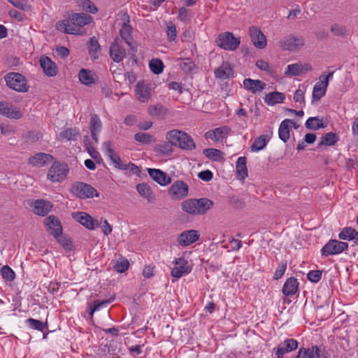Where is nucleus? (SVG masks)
<instances>
[{"instance_id": "nucleus-9", "label": "nucleus", "mask_w": 358, "mask_h": 358, "mask_svg": "<svg viewBox=\"0 0 358 358\" xmlns=\"http://www.w3.org/2000/svg\"><path fill=\"white\" fill-rule=\"evenodd\" d=\"M329 353L324 348L313 345L310 348H301L295 358H328Z\"/></svg>"}, {"instance_id": "nucleus-4", "label": "nucleus", "mask_w": 358, "mask_h": 358, "mask_svg": "<svg viewBox=\"0 0 358 358\" xmlns=\"http://www.w3.org/2000/svg\"><path fill=\"white\" fill-rule=\"evenodd\" d=\"M69 172L67 164L61 162H55L48 172V179L52 182H59L66 179Z\"/></svg>"}, {"instance_id": "nucleus-2", "label": "nucleus", "mask_w": 358, "mask_h": 358, "mask_svg": "<svg viewBox=\"0 0 358 358\" xmlns=\"http://www.w3.org/2000/svg\"><path fill=\"white\" fill-rule=\"evenodd\" d=\"M213 206V202L208 198L188 199L181 204L182 210L192 215H204Z\"/></svg>"}, {"instance_id": "nucleus-58", "label": "nucleus", "mask_w": 358, "mask_h": 358, "mask_svg": "<svg viewBox=\"0 0 358 358\" xmlns=\"http://www.w3.org/2000/svg\"><path fill=\"white\" fill-rule=\"evenodd\" d=\"M136 189L140 195L145 198H148L150 194V187L145 183L138 184L136 186Z\"/></svg>"}, {"instance_id": "nucleus-59", "label": "nucleus", "mask_w": 358, "mask_h": 358, "mask_svg": "<svg viewBox=\"0 0 358 358\" xmlns=\"http://www.w3.org/2000/svg\"><path fill=\"white\" fill-rule=\"evenodd\" d=\"M256 66L261 70L266 71L269 73H272L274 72V70L270 64L262 59L257 60L256 62Z\"/></svg>"}, {"instance_id": "nucleus-57", "label": "nucleus", "mask_w": 358, "mask_h": 358, "mask_svg": "<svg viewBox=\"0 0 358 358\" xmlns=\"http://www.w3.org/2000/svg\"><path fill=\"white\" fill-rule=\"evenodd\" d=\"M286 269H287V262L286 261L281 262L274 273L273 279L278 280V279L281 278L282 276L284 275Z\"/></svg>"}, {"instance_id": "nucleus-39", "label": "nucleus", "mask_w": 358, "mask_h": 358, "mask_svg": "<svg viewBox=\"0 0 358 358\" xmlns=\"http://www.w3.org/2000/svg\"><path fill=\"white\" fill-rule=\"evenodd\" d=\"M115 299V296H113L110 297L108 299L99 301L96 300L94 302V305L90 307V317L92 318L94 313L96 310H99L101 307L106 306L110 303H112Z\"/></svg>"}, {"instance_id": "nucleus-47", "label": "nucleus", "mask_w": 358, "mask_h": 358, "mask_svg": "<svg viewBox=\"0 0 358 358\" xmlns=\"http://www.w3.org/2000/svg\"><path fill=\"white\" fill-rule=\"evenodd\" d=\"M1 274L3 279L8 282L13 281L15 278V272L8 265L3 266L1 268Z\"/></svg>"}, {"instance_id": "nucleus-13", "label": "nucleus", "mask_w": 358, "mask_h": 358, "mask_svg": "<svg viewBox=\"0 0 358 358\" xmlns=\"http://www.w3.org/2000/svg\"><path fill=\"white\" fill-rule=\"evenodd\" d=\"M44 224L47 227V231L54 238H57L58 235L63 231L62 223L55 215H51L47 217L44 220Z\"/></svg>"}, {"instance_id": "nucleus-22", "label": "nucleus", "mask_w": 358, "mask_h": 358, "mask_svg": "<svg viewBox=\"0 0 358 358\" xmlns=\"http://www.w3.org/2000/svg\"><path fill=\"white\" fill-rule=\"evenodd\" d=\"M53 160V157L51 155L44 152H38L34 155L31 156L28 161L30 164L34 166H44Z\"/></svg>"}, {"instance_id": "nucleus-34", "label": "nucleus", "mask_w": 358, "mask_h": 358, "mask_svg": "<svg viewBox=\"0 0 358 358\" xmlns=\"http://www.w3.org/2000/svg\"><path fill=\"white\" fill-rule=\"evenodd\" d=\"M298 348V342L293 338H287L285 341L280 344L277 350H281L282 353H289Z\"/></svg>"}, {"instance_id": "nucleus-35", "label": "nucleus", "mask_w": 358, "mask_h": 358, "mask_svg": "<svg viewBox=\"0 0 358 358\" xmlns=\"http://www.w3.org/2000/svg\"><path fill=\"white\" fill-rule=\"evenodd\" d=\"M327 87L328 86H326L324 83L320 80L316 83L313 87L312 102L313 101H319L322 97H323L326 94Z\"/></svg>"}, {"instance_id": "nucleus-3", "label": "nucleus", "mask_w": 358, "mask_h": 358, "mask_svg": "<svg viewBox=\"0 0 358 358\" xmlns=\"http://www.w3.org/2000/svg\"><path fill=\"white\" fill-rule=\"evenodd\" d=\"M166 138L171 145L183 150H192L196 148L192 136L182 131L172 129L166 133Z\"/></svg>"}, {"instance_id": "nucleus-42", "label": "nucleus", "mask_w": 358, "mask_h": 358, "mask_svg": "<svg viewBox=\"0 0 358 358\" xmlns=\"http://www.w3.org/2000/svg\"><path fill=\"white\" fill-rule=\"evenodd\" d=\"M25 143H34L38 141L42 138V134L38 131H28L22 136Z\"/></svg>"}, {"instance_id": "nucleus-17", "label": "nucleus", "mask_w": 358, "mask_h": 358, "mask_svg": "<svg viewBox=\"0 0 358 358\" xmlns=\"http://www.w3.org/2000/svg\"><path fill=\"white\" fill-rule=\"evenodd\" d=\"M73 217L82 225L90 230L94 229L96 226H99L98 221L93 219L91 215L85 212L73 213Z\"/></svg>"}, {"instance_id": "nucleus-12", "label": "nucleus", "mask_w": 358, "mask_h": 358, "mask_svg": "<svg viewBox=\"0 0 358 358\" xmlns=\"http://www.w3.org/2000/svg\"><path fill=\"white\" fill-rule=\"evenodd\" d=\"M174 263L176 266L171 270V275L176 278L178 279L182 275L189 273L192 271V267L184 257L176 259Z\"/></svg>"}, {"instance_id": "nucleus-33", "label": "nucleus", "mask_w": 358, "mask_h": 358, "mask_svg": "<svg viewBox=\"0 0 358 358\" xmlns=\"http://www.w3.org/2000/svg\"><path fill=\"white\" fill-rule=\"evenodd\" d=\"M78 78L81 83L91 86L95 83V78L92 72L88 69H81L78 73Z\"/></svg>"}, {"instance_id": "nucleus-40", "label": "nucleus", "mask_w": 358, "mask_h": 358, "mask_svg": "<svg viewBox=\"0 0 358 358\" xmlns=\"http://www.w3.org/2000/svg\"><path fill=\"white\" fill-rule=\"evenodd\" d=\"M27 324L31 329H36L41 331H44L45 329H48V323L43 322L40 320L29 318L26 320Z\"/></svg>"}, {"instance_id": "nucleus-5", "label": "nucleus", "mask_w": 358, "mask_h": 358, "mask_svg": "<svg viewBox=\"0 0 358 358\" xmlns=\"http://www.w3.org/2000/svg\"><path fill=\"white\" fill-rule=\"evenodd\" d=\"M71 192L81 199L99 196V193L96 189L90 185L83 182H75L72 185Z\"/></svg>"}, {"instance_id": "nucleus-49", "label": "nucleus", "mask_w": 358, "mask_h": 358, "mask_svg": "<svg viewBox=\"0 0 358 358\" xmlns=\"http://www.w3.org/2000/svg\"><path fill=\"white\" fill-rule=\"evenodd\" d=\"M150 69L155 74H159L163 71L164 64L159 59H152L149 64Z\"/></svg>"}, {"instance_id": "nucleus-45", "label": "nucleus", "mask_w": 358, "mask_h": 358, "mask_svg": "<svg viewBox=\"0 0 358 358\" xmlns=\"http://www.w3.org/2000/svg\"><path fill=\"white\" fill-rule=\"evenodd\" d=\"M57 242L66 250H71L73 248V243L71 240L66 235H64L62 233L59 234L57 238H55Z\"/></svg>"}, {"instance_id": "nucleus-43", "label": "nucleus", "mask_w": 358, "mask_h": 358, "mask_svg": "<svg viewBox=\"0 0 358 358\" xmlns=\"http://www.w3.org/2000/svg\"><path fill=\"white\" fill-rule=\"evenodd\" d=\"M101 129L102 123L99 115L96 114L92 115L90 122V132H100Z\"/></svg>"}, {"instance_id": "nucleus-44", "label": "nucleus", "mask_w": 358, "mask_h": 358, "mask_svg": "<svg viewBox=\"0 0 358 358\" xmlns=\"http://www.w3.org/2000/svg\"><path fill=\"white\" fill-rule=\"evenodd\" d=\"M331 31L334 36L345 38L348 35V31L345 26L340 24H334L331 27Z\"/></svg>"}, {"instance_id": "nucleus-7", "label": "nucleus", "mask_w": 358, "mask_h": 358, "mask_svg": "<svg viewBox=\"0 0 358 358\" xmlns=\"http://www.w3.org/2000/svg\"><path fill=\"white\" fill-rule=\"evenodd\" d=\"M6 85L17 92H25L28 90L25 78L19 73H9L5 78Z\"/></svg>"}, {"instance_id": "nucleus-60", "label": "nucleus", "mask_w": 358, "mask_h": 358, "mask_svg": "<svg viewBox=\"0 0 358 358\" xmlns=\"http://www.w3.org/2000/svg\"><path fill=\"white\" fill-rule=\"evenodd\" d=\"M194 67V63L189 58L185 59L184 62L180 64L181 69L186 72L192 71Z\"/></svg>"}, {"instance_id": "nucleus-6", "label": "nucleus", "mask_w": 358, "mask_h": 358, "mask_svg": "<svg viewBox=\"0 0 358 358\" xmlns=\"http://www.w3.org/2000/svg\"><path fill=\"white\" fill-rule=\"evenodd\" d=\"M348 249V243L340 241L336 239H331L321 249V255L322 257L336 255L341 254Z\"/></svg>"}, {"instance_id": "nucleus-38", "label": "nucleus", "mask_w": 358, "mask_h": 358, "mask_svg": "<svg viewBox=\"0 0 358 358\" xmlns=\"http://www.w3.org/2000/svg\"><path fill=\"white\" fill-rule=\"evenodd\" d=\"M100 50V45L98 41L95 37L90 38L89 41L88 52L92 59H96L98 58V53Z\"/></svg>"}, {"instance_id": "nucleus-21", "label": "nucleus", "mask_w": 358, "mask_h": 358, "mask_svg": "<svg viewBox=\"0 0 358 358\" xmlns=\"http://www.w3.org/2000/svg\"><path fill=\"white\" fill-rule=\"evenodd\" d=\"M31 206L35 214L44 217L51 210L52 204L43 199H37L33 201Z\"/></svg>"}, {"instance_id": "nucleus-52", "label": "nucleus", "mask_w": 358, "mask_h": 358, "mask_svg": "<svg viewBox=\"0 0 358 358\" xmlns=\"http://www.w3.org/2000/svg\"><path fill=\"white\" fill-rule=\"evenodd\" d=\"M153 136L149 134L138 132L134 135V139L143 144H150L152 142Z\"/></svg>"}, {"instance_id": "nucleus-62", "label": "nucleus", "mask_w": 358, "mask_h": 358, "mask_svg": "<svg viewBox=\"0 0 358 358\" xmlns=\"http://www.w3.org/2000/svg\"><path fill=\"white\" fill-rule=\"evenodd\" d=\"M293 99L296 103L305 106L304 91L301 89L296 90L294 94Z\"/></svg>"}, {"instance_id": "nucleus-25", "label": "nucleus", "mask_w": 358, "mask_h": 358, "mask_svg": "<svg viewBox=\"0 0 358 358\" xmlns=\"http://www.w3.org/2000/svg\"><path fill=\"white\" fill-rule=\"evenodd\" d=\"M148 172L150 178L162 186L167 185L171 182V178L159 169H148Z\"/></svg>"}, {"instance_id": "nucleus-10", "label": "nucleus", "mask_w": 358, "mask_h": 358, "mask_svg": "<svg viewBox=\"0 0 358 358\" xmlns=\"http://www.w3.org/2000/svg\"><path fill=\"white\" fill-rule=\"evenodd\" d=\"M305 44L303 38L289 35L280 41V46L285 50L295 52L299 50Z\"/></svg>"}, {"instance_id": "nucleus-19", "label": "nucleus", "mask_w": 358, "mask_h": 358, "mask_svg": "<svg viewBox=\"0 0 358 358\" xmlns=\"http://www.w3.org/2000/svg\"><path fill=\"white\" fill-rule=\"evenodd\" d=\"M39 62L41 67L43 69V71L46 76L52 77L57 74V66L49 57L45 55L41 57Z\"/></svg>"}, {"instance_id": "nucleus-55", "label": "nucleus", "mask_w": 358, "mask_h": 358, "mask_svg": "<svg viewBox=\"0 0 358 358\" xmlns=\"http://www.w3.org/2000/svg\"><path fill=\"white\" fill-rule=\"evenodd\" d=\"M322 271L320 270L310 271L307 274V278L312 282H318L322 278Z\"/></svg>"}, {"instance_id": "nucleus-31", "label": "nucleus", "mask_w": 358, "mask_h": 358, "mask_svg": "<svg viewBox=\"0 0 358 358\" xmlns=\"http://www.w3.org/2000/svg\"><path fill=\"white\" fill-rule=\"evenodd\" d=\"M285 96L282 92H273L266 94L264 101L269 106H273L284 101Z\"/></svg>"}, {"instance_id": "nucleus-46", "label": "nucleus", "mask_w": 358, "mask_h": 358, "mask_svg": "<svg viewBox=\"0 0 358 358\" xmlns=\"http://www.w3.org/2000/svg\"><path fill=\"white\" fill-rule=\"evenodd\" d=\"M356 230L352 227H344L338 234V238L341 240L352 241L355 235H356Z\"/></svg>"}, {"instance_id": "nucleus-1", "label": "nucleus", "mask_w": 358, "mask_h": 358, "mask_svg": "<svg viewBox=\"0 0 358 358\" xmlns=\"http://www.w3.org/2000/svg\"><path fill=\"white\" fill-rule=\"evenodd\" d=\"M92 21V17L85 13H73L69 20L59 22L58 30L69 34H79L80 29Z\"/></svg>"}, {"instance_id": "nucleus-24", "label": "nucleus", "mask_w": 358, "mask_h": 358, "mask_svg": "<svg viewBox=\"0 0 358 358\" xmlns=\"http://www.w3.org/2000/svg\"><path fill=\"white\" fill-rule=\"evenodd\" d=\"M135 92L138 101L141 102H146L151 97V90L144 81L137 83Z\"/></svg>"}, {"instance_id": "nucleus-15", "label": "nucleus", "mask_w": 358, "mask_h": 358, "mask_svg": "<svg viewBox=\"0 0 358 358\" xmlns=\"http://www.w3.org/2000/svg\"><path fill=\"white\" fill-rule=\"evenodd\" d=\"M169 194L175 199H182L188 194V185L182 180H176L171 186Z\"/></svg>"}, {"instance_id": "nucleus-53", "label": "nucleus", "mask_w": 358, "mask_h": 358, "mask_svg": "<svg viewBox=\"0 0 358 358\" xmlns=\"http://www.w3.org/2000/svg\"><path fill=\"white\" fill-rule=\"evenodd\" d=\"M172 145L169 141L164 142L156 146V150L164 155H170L173 152Z\"/></svg>"}, {"instance_id": "nucleus-51", "label": "nucleus", "mask_w": 358, "mask_h": 358, "mask_svg": "<svg viewBox=\"0 0 358 358\" xmlns=\"http://www.w3.org/2000/svg\"><path fill=\"white\" fill-rule=\"evenodd\" d=\"M79 134V131L76 128H67L60 133L59 136L62 138L67 139L68 141L75 139L76 136Z\"/></svg>"}, {"instance_id": "nucleus-48", "label": "nucleus", "mask_w": 358, "mask_h": 358, "mask_svg": "<svg viewBox=\"0 0 358 358\" xmlns=\"http://www.w3.org/2000/svg\"><path fill=\"white\" fill-rule=\"evenodd\" d=\"M203 154L210 160L217 161L221 157L222 152L215 148H206L203 150Z\"/></svg>"}, {"instance_id": "nucleus-26", "label": "nucleus", "mask_w": 358, "mask_h": 358, "mask_svg": "<svg viewBox=\"0 0 358 358\" xmlns=\"http://www.w3.org/2000/svg\"><path fill=\"white\" fill-rule=\"evenodd\" d=\"M290 125H292L295 129L297 128L296 123L290 119L284 120L280 124L278 136L284 143H286L290 137L289 129Z\"/></svg>"}, {"instance_id": "nucleus-63", "label": "nucleus", "mask_w": 358, "mask_h": 358, "mask_svg": "<svg viewBox=\"0 0 358 358\" xmlns=\"http://www.w3.org/2000/svg\"><path fill=\"white\" fill-rule=\"evenodd\" d=\"M164 108L162 106H152L148 109L149 114L152 116L159 117L164 113Z\"/></svg>"}, {"instance_id": "nucleus-61", "label": "nucleus", "mask_w": 358, "mask_h": 358, "mask_svg": "<svg viewBox=\"0 0 358 358\" xmlns=\"http://www.w3.org/2000/svg\"><path fill=\"white\" fill-rule=\"evenodd\" d=\"M129 263L127 259L117 261L114 266L115 269L119 273H124L129 268Z\"/></svg>"}, {"instance_id": "nucleus-8", "label": "nucleus", "mask_w": 358, "mask_h": 358, "mask_svg": "<svg viewBox=\"0 0 358 358\" xmlns=\"http://www.w3.org/2000/svg\"><path fill=\"white\" fill-rule=\"evenodd\" d=\"M216 43L220 48L225 50H235L240 45V39L227 31L219 34Z\"/></svg>"}, {"instance_id": "nucleus-14", "label": "nucleus", "mask_w": 358, "mask_h": 358, "mask_svg": "<svg viewBox=\"0 0 358 358\" xmlns=\"http://www.w3.org/2000/svg\"><path fill=\"white\" fill-rule=\"evenodd\" d=\"M199 236L200 234L196 230H186L178 236L177 241L180 245L186 247L197 241Z\"/></svg>"}, {"instance_id": "nucleus-64", "label": "nucleus", "mask_w": 358, "mask_h": 358, "mask_svg": "<svg viewBox=\"0 0 358 358\" xmlns=\"http://www.w3.org/2000/svg\"><path fill=\"white\" fill-rule=\"evenodd\" d=\"M178 18L186 22L190 20V15L189 10L185 7H182L179 9Z\"/></svg>"}, {"instance_id": "nucleus-54", "label": "nucleus", "mask_w": 358, "mask_h": 358, "mask_svg": "<svg viewBox=\"0 0 358 358\" xmlns=\"http://www.w3.org/2000/svg\"><path fill=\"white\" fill-rule=\"evenodd\" d=\"M131 30V27L126 23H124V26L120 30V35L123 40L128 44V45H131V43L129 41V32Z\"/></svg>"}, {"instance_id": "nucleus-27", "label": "nucleus", "mask_w": 358, "mask_h": 358, "mask_svg": "<svg viewBox=\"0 0 358 358\" xmlns=\"http://www.w3.org/2000/svg\"><path fill=\"white\" fill-rule=\"evenodd\" d=\"M245 88L253 94L260 92L266 87V83L260 80H253L251 78H245L243 80Z\"/></svg>"}, {"instance_id": "nucleus-20", "label": "nucleus", "mask_w": 358, "mask_h": 358, "mask_svg": "<svg viewBox=\"0 0 358 358\" xmlns=\"http://www.w3.org/2000/svg\"><path fill=\"white\" fill-rule=\"evenodd\" d=\"M0 115L15 120L22 117V114L19 110L13 108L12 105L6 101H0Z\"/></svg>"}, {"instance_id": "nucleus-37", "label": "nucleus", "mask_w": 358, "mask_h": 358, "mask_svg": "<svg viewBox=\"0 0 358 358\" xmlns=\"http://www.w3.org/2000/svg\"><path fill=\"white\" fill-rule=\"evenodd\" d=\"M269 139L266 135H261L256 138L250 148L252 152H258L262 150L268 143Z\"/></svg>"}, {"instance_id": "nucleus-11", "label": "nucleus", "mask_w": 358, "mask_h": 358, "mask_svg": "<svg viewBox=\"0 0 358 358\" xmlns=\"http://www.w3.org/2000/svg\"><path fill=\"white\" fill-rule=\"evenodd\" d=\"M109 55L114 62L120 63L126 57V50L122 42L116 38L111 43L109 49Z\"/></svg>"}, {"instance_id": "nucleus-36", "label": "nucleus", "mask_w": 358, "mask_h": 358, "mask_svg": "<svg viewBox=\"0 0 358 358\" xmlns=\"http://www.w3.org/2000/svg\"><path fill=\"white\" fill-rule=\"evenodd\" d=\"M305 126L308 129L318 130L321 128H325L327 127V124H324L322 122V120L318 116H316L309 117L306 120Z\"/></svg>"}, {"instance_id": "nucleus-56", "label": "nucleus", "mask_w": 358, "mask_h": 358, "mask_svg": "<svg viewBox=\"0 0 358 358\" xmlns=\"http://www.w3.org/2000/svg\"><path fill=\"white\" fill-rule=\"evenodd\" d=\"M85 144L89 155L95 160L101 158L99 152L92 146L88 140H85Z\"/></svg>"}, {"instance_id": "nucleus-50", "label": "nucleus", "mask_w": 358, "mask_h": 358, "mask_svg": "<svg viewBox=\"0 0 358 358\" xmlns=\"http://www.w3.org/2000/svg\"><path fill=\"white\" fill-rule=\"evenodd\" d=\"M80 5L82 6V8L87 13L94 14L98 11L96 6L90 0H80Z\"/></svg>"}, {"instance_id": "nucleus-30", "label": "nucleus", "mask_w": 358, "mask_h": 358, "mask_svg": "<svg viewBox=\"0 0 358 358\" xmlns=\"http://www.w3.org/2000/svg\"><path fill=\"white\" fill-rule=\"evenodd\" d=\"M308 70H311V67L308 64H305L304 66L300 64H289L287 67L285 75L290 76H299Z\"/></svg>"}, {"instance_id": "nucleus-16", "label": "nucleus", "mask_w": 358, "mask_h": 358, "mask_svg": "<svg viewBox=\"0 0 358 358\" xmlns=\"http://www.w3.org/2000/svg\"><path fill=\"white\" fill-rule=\"evenodd\" d=\"M249 34L251 41L258 49H263L266 46V38L259 28L257 27H250Z\"/></svg>"}, {"instance_id": "nucleus-23", "label": "nucleus", "mask_w": 358, "mask_h": 358, "mask_svg": "<svg viewBox=\"0 0 358 358\" xmlns=\"http://www.w3.org/2000/svg\"><path fill=\"white\" fill-rule=\"evenodd\" d=\"M230 130V128L227 126L217 127L207 131L205 134V137L206 138H210L215 142H218L226 138L228 136Z\"/></svg>"}, {"instance_id": "nucleus-29", "label": "nucleus", "mask_w": 358, "mask_h": 358, "mask_svg": "<svg viewBox=\"0 0 358 358\" xmlns=\"http://www.w3.org/2000/svg\"><path fill=\"white\" fill-rule=\"evenodd\" d=\"M233 75V70L231 64L227 62H223L222 64L215 70V78L220 80H226Z\"/></svg>"}, {"instance_id": "nucleus-18", "label": "nucleus", "mask_w": 358, "mask_h": 358, "mask_svg": "<svg viewBox=\"0 0 358 358\" xmlns=\"http://www.w3.org/2000/svg\"><path fill=\"white\" fill-rule=\"evenodd\" d=\"M103 145L106 155L110 158L115 167L120 170L125 169L124 163L122 162L120 155L112 148V143L110 141H106Z\"/></svg>"}, {"instance_id": "nucleus-28", "label": "nucleus", "mask_w": 358, "mask_h": 358, "mask_svg": "<svg viewBox=\"0 0 358 358\" xmlns=\"http://www.w3.org/2000/svg\"><path fill=\"white\" fill-rule=\"evenodd\" d=\"M299 282L297 279L294 277H290L285 281L282 292L285 296H293L298 291Z\"/></svg>"}, {"instance_id": "nucleus-41", "label": "nucleus", "mask_w": 358, "mask_h": 358, "mask_svg": "<svg viewBox=\"0 0 358 358\" xmlns=\"http://www.w3.org/2000/svg\"><path fill=\"white\" fill-rule=\"evenodd\" d=\"M338 141V137L334 132H329L325 134L322 137L321 142L318 144L319 146L325 145H334Z\"/></svg>"}, {"instance_id": "nucleus-32", "label": "nucleus", "mask_w": 358, "mask_h": 358, "mask_svg": "<svg viewBox=\"0 0 358 358\" xmlns=\"http://www.w3.org/2000/svg\"><path fill=\"white\" fill-rule=\"evenodd\" d=\"M237 178L241 180L248 177V169L246 166V157H240L238 158L236 164Z\"/></svg>"}]
</instances>
